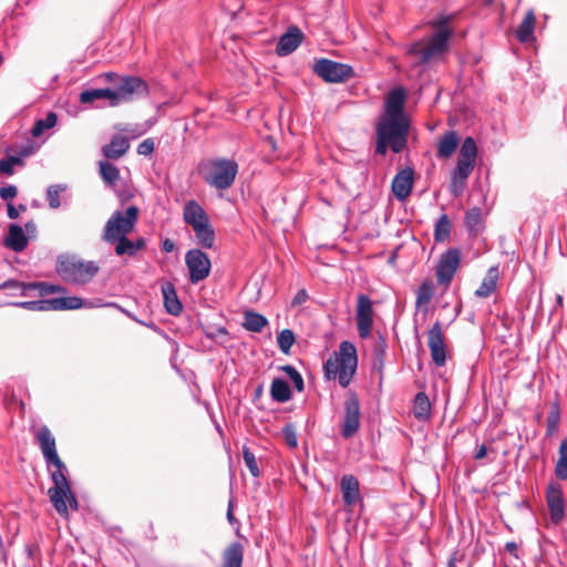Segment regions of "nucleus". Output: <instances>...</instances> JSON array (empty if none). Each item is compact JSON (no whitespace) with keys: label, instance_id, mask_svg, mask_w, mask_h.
I'll use <instances>...</instances> for the list:
<instances>
[{"label":"nucleus","instance_id":"c9c22d12","mask_svg":"<svg viewBox=\"0 0 567 567\" xmlns=\"http://www.w3.org/2000/svg\"><path fill=\"white\" fill-rule=\"evenodd\" d=\"M99 171L101 178L109 186H114L116 182L120 179L118 168L109 162H100Z\"/></svg>","mask_w":567,"mask_h":567},{"label":"nucleus","instance_id":"7c9ffc66","mask_svg":"<svg viewBox=\"0 0 567 567\" xmlns=\"http://www.w3.org/2000/svg\"><path fill=\"white\" fill-rule=\"evenodd\" d=\"M267 324L268 320L265 316L252 310H247L244 312L243 327L247 331L260 332Z\"/></svg>","mask_w":567,"mask_h":567},{"label":"nucleus","instance_id":"bf43d9fd","mask_svg":"<svg viewBox=\"0 0 567 567\" xmlns=\"http://www.w3.org/2000/svg\"><path fill=\"white\" fill-rule=\"evenodd\" d=\"M14 306L21 307L27 310L37 311L38 310V300L37 301H22L17 302Z\"/></svg>","mask_w":567,"mask_h":567},{"label":"nucleus","instance_id":"f3484780","mask_svg":"<svg viewBox=\"0 0 567 567\" xmlns=\"http://www.w3.org/2000/svg\"><path fill=\"white\" fill-rule=\"evenodd\" d=\"M414 172L406 167L401 169L392 179L391 189L398 200H404L412 190Z\"/></svg>","mask_w":567,"mask_h":567},{"label":"nucleus","instance_id":"393cba45","mask_svg":"<svg viewBox=\"0 0 567 567\" xmlns=\"http://www.w3.org/2000/svg\"><path fill=\"white\" fill-rule=\"evenodd\" d=\"M114 243H116L114 251L117 256L127 255L133 257L146 246L144 238H137L133 241L127 238V235L116 238Z\"/></svg>","mask_w":567,"mask_h":567},{"label":"nucleus","instance_id":"39448f33","mask_svg":"<svg viewBox=\"0 0 567 567\" xmlns=\"http://www.w3.org/2000/svg\"><path fill=\"white\" fill-rule=\"evenodd\" d=\"M55 270L66 282L86 285L99 274L100 265L94 260L65 254L58 257Z\"/></svg>","mask_w":567,"mask_h":567},{"label":"nucleus","instance_id":"2eb2a0df","mask_svg":"<svg viewBox=\"0 0 567 567\" xmlns=\"http://www.w3.org/2000/svg\"><path fill=\"white\" fill-rule=\"evenodd\" d=\"M355 319L359 336L363 339L368 338L373 324V306L367 295L361 293L358 296Z\"/></svg>","mask_w":567,"mask_h":567},{"label":"nucleus","instance_id":"e2e57ef3","mask_svg":"<svg viewBox=\"0 0 567 567\" xmlns=\"http://www.w3.org/2000/svg\"><path fill=\"white\" fill-rule=\"evenodd\" d=\"M227 519L228 522L234 525L235 523H237V519L234 515V505H233V501H229L228 503V508H227Z\"/></svg>","mask_w":567,"mask_h":567},{"label":"nucleus","instance_id":"69168bd1","mask_svg":"<svg viewBox=\"0 0 567 567\" xmlns=\"http://www.w3.org/2000/svg\"><path fill=\"white\" fill-rule=\"evenodd\" d=\"M486 454H487V449H486V446L484 444H482L477 449V451H476V453L474 455V458L475 460H482V458H484L486 456Z\"/></svg>","mask_w":567,"mask_h":567},{"label":"nucleus","instance_id":"a19ab883","mask_svg":"<svg viewBox=\"0 0 567 567\" xmlns=\"http://www.w3.org/2000/svg\"><path fill=\"white\" fill-rule=\"evenodd\" d=\"M28 287H31V290H38L41 297L51 295V293H62L65 292V288L59 285H50L45 282H29Z\"/></svg>","mask_w":567,"mask_h":567},{"label":"nucleus","instance_id":"e433bc0d","mask_svg":"<svg viewBox=\"0 0 567 567\" xmlns=\"http://www.w3.org/2000/svg\"><path fill=\"white\" fill-rule=\"evenodd\" d=\"M555 474L559 480H567V437L560 443Z\"/></svg>","mask_w":567,"mask_h":567},{"label":"nucleus","instance_id":"bb28decb","mask_svg":"<svg viewBox=\"0 0 567 567\" xmlns=\"http://www.w3.org/2000/svg\"><path fill=\"white\" fill-rule=\"evenodd\" d=\"M535 23L536 17L534 11H527L516 30V38L519 42L527 43L534 40Z\"/></svg>","mask_w":567,"mask_h":567},{"label":"nucleus","instance_id":"37998d69","mask_svg":"<svg viewBox=\"0 0 567 567\" xmlns=\"http://www.w3.org/2000/svg\"><path fill=\"white\" fill-rule=\"evenodd\" d=\"M65 185L54 184L50 185L47 189V199L49 206L56 209L61 206L60 194L65 190Z\"/></svg>","mask_w":567,"mask_h":567},{"label":"nucleus","instance_id":"ea45409f","mask_svg":"<svg viewBox=\"0 0 567 567\" xmlns=\"http://www.w3.org/2000/svg\"><path fill=\"white\" fill-rule=\"evenodd\" d=\"M560 420V410L558 403H554L550 412L547 415L546 420V434L551 436L558 430V424Z\"/></svg>","mask_w":567,"mask_h":567},{"label":"nucleus","instance_id":"f704fd0d","mask_svg":"<svg viewBox=\"0 0 567 567\" xmlns=\"http://www.w3.org/2000/svg\"><path fill=\"white\" fill-rule=\"evenodd\" d=\"M452 223L447 215L443 214L434 226V240L445 243L451 236Z\"/></svg>","mask_w":567,"mask_h":567},{"label":"nucleus","instance_id":"8fccbe9b","mask_svg":"<svg viewBox=\"0 0 567 567\" xmlns=\"http://www.w3.org/2000/svg\"><path fill=\"white\" fill-rule=\"evenodd\" d=\"M286 443L291 447L296 449L298 445V435L295 425L287 424L282 429Z\"/></svg>","mask_w":567,"mask_h":567},{"label":"nucleus","instance_id":"423d86ee","mask_svg":"<svg viewBox=\"0 0 567 567\" xmlns=\"http://www.w3.org/2000/svg\"><path fill=\"white\" fill-rule=\"evenodd\" d=\"M198 172L208 185L224 190L233 186L238 164L229 158H210L198 165Z\"/></svg>","mask_w":567,"mask_h":567},{"label":"nucleus","instance_id":"c03bdc74","mask_svg":"<svg viewBox=\"0 0 567 567\" xmlns=\"http://www.w3.org/2000/svg\"><path fill=\"white\" fill-rule=\"evenodd\" d=\"M281 370L290 378L295 389L298 392H302L305 389V383L301 374L296 370L295 367L287 364L281 367Z\"/></svg>","mask_w":567,"mask_h":567},{"label":"nucleus","instance_id":"473e14b6","mask_svg":"<svg viewBox=\"0 0 567 567\" xmlns=\"http://www.w3.org/2000/svg\"><path fill=\"white\" fill-rule=\"evenodd\" d=\"M458 137L455 132H447L439 143L437 155L440 157H450L456 150Z\"/></svg>","mask_w":567,"mask_h":567},{"label":"nucleus","instance_id":"4468645a","mask_svg":"<svg viewBox=\"0 0 567 567\" xmlns=\"http://www.w3.org/2000/svg\"><path fill=\"white\" fill-rule=\"evenodd\" d=\"M360 402L354 392H349L344 401V415L341 425V435L344 439L352 437L360 429Z\"/></svg>","mask_w":567,"mask_h":567},{"label":"nucleus","instance_id":"09e8293b","mask_svg":"<svg viewBox=\"0 0 567 567\" xmlns=\"http://www.w3.org/2000/svg\"><path fill=\"white\" fill-rule=\"evenodd\" d=\"M415 307L416 317L421 316L422 319H425V281L419 286Z\"/></svg>","mask_w":567,"mask_h":567},{"label":"nucleus","instance_id":"5fc2aeb1","mask_svg":"<svg viewBox=\"0 0 567 567\" xmlns=\"http://www.w3.org/2000/svg\"><path fill=\"white\" fill-rule=\"evenodd\" d=\"M27 206L24 204H20L18 207H14L12 204H8L7 213L10 219H17L19 217L20 212H25Z\"/></svg>","mask_w":567,"mask_h":567},{"label":"nucleus","instance_id":"6e6552de","mask_svg":"<svg viewBox=\"0 0 567 567\" xmlns=\"http://www.w3.org/2000/svg\"><path fill=\"white\" fill-rule=\"evenodd\" d=\"M140 209L136 206H130L125 212L116 210L106 221L103 239L106 243H114L116 238L130 234L138 219Z\"/></svg>","mask_w":567,"mask_h":567},{"label":"nucleus","instance_id":"0eeeda50","mask_svg":"<svg viewBox=\"0 0 567 567\" xmlns=\"http://www.w3.org/2000/svg\"><path fill=\"white\" fill-rule=\"evenodd\" d=\"M477 156V146L472 137H466L461 146L457 163L452 172L450 182V192L454 196H460L465 187L470 175L475 167Z\"/></svg>","mask_w":567,"mask_h":567},{"label":"nucleus","instance_id":"f03ea898","mask_svg":"<svg viewBox=\"0 0 567 567\" xmlns=\"http://www.w3.org/2000/svg\"><path fill=\"white\" fill-rule=\"evenodd\" d=\"M34 437L47 463L54 466L51 473L53 486L48 491L50 502L54 509L65 517L69 508L79 509V503L66 478V466L58 454L55 437L47 425L41 426Z\"/></svg>","mask_w":567,"mask_h":567},{"label":"nucleus","instance_id":"c756f323","mask_svg":"<svg viewBox=\"0 0 567 567\" xmlns=\"http://www.w3.org/2000/svg\"><path fill=\"white\" fill-rule=\"evenodd\" d=\"M100 99H107L110 105L113 106L115 97L112 87L85 90L80 93L79 97L82 104H89Z\"/></svg>","mask_w":567,"mask_h":567},{"label":"nucleus","instance_id":"a878e982","mask_svg":"<svg viewBox=\"0 0 567 567\" xmlns=\"http://www.w3.org/2000/svg\"><path fill=\"white\" fill-rule=\"evenodd\" d=\"M162 292L166 311L173 316H178L183 310V306L177 297L175 287L171 282H166L162 286Z\"/></svg>","mask_w":567,"mask_h":567},{"label":"nucleus","instance_id":"774afa93","mask_svg":"<svg viewBox=\"0 0 567 567\" xmlns=\"http://www.w3.org/2000/svg\"><path fill=\"white\" fill-rule=\"evenodd\" d=\"M505 549L507 551H509L511 554H513L516 558L518 557L517 553H516L517 551V544L516 543H514V542L506 543L505 544Z\"/></svg>","mask_w":567,"mask_h":567},{"label":"nucleus","instance_id":"052dcab7","mask_svg":"<svg viewBox=\"0 0 567 567\" xmlns=\"http://www.w3.org/2000/svg\"><path fill=\"white\" fill-rule=\"evenodd\" d=\"M33 152H34L33 145L29 144L19 151V155L17 157H21V159L23 161L24 157L30 156Z\"/></svg>","mask_w":567,"mask_h":567},{"label":"nucleus","instance_id":"58836bf2","mask_svg":"<svg viewBox=\"0 0 567 567\" xmlns=\"http://www.w3.org/2000/svg\"><path fill=\"white\" fill-rule=\"evenodd\" d=\"M55 310H76L83 306L80 297H59L53 298Z\"/></svg>","mask_w":567,"mask_h":567},{"label":"nucleus","instance_id":"a211bd4d","mask_svg":"<svg viewBox=\"0 0 567 567\" xmlns=\"http://www.w3.org/2000/svg\"><path fill=\"white\" fill-rule=\"evenodd\" d=\"M302 39L303 33L298 27L292 25L288 28L287 32L279 38L276 53L280 56L292 53L301 44Z\"/></svg>","mask_w":567,"mask_h":567},{"label":"nucleus","instance_id":"aec40b11","mask_svg":"<svg viewBox=\"0 0 567 567\" xmlns=\"http://www.w3.org/2000/svg\"><path fill=\"white\" fill-rule=\"evenodd\" d=\"M406 63L416 75H422L425 70V42L420 40L413 43L405 54Z\"/></svg>","mask_w":567,"mask_h":567},{"label":"nucleus","instance_id":"338daca9","mask_svg":"<svg viewBox=\"0 0 567 567\" xmlns=\"http://www.w3.org/2000/svg\"><path fill=\"white\" fill-rule=\"evenodd\" d=\"M24 227H25V231H27V234H28V235H30V236L34 235V234H35V231H37V225H35V223H34L33 220L28 221V223L24 225Z\"/></svg>","mask_w":567,"mask_h":567},{"label":"nucleus","instance_id":"6e6d98bb","mask_svg":"<svg viewBox=\"0 0 567 567\" xmlns=\"http://www.w3.org/2000/svg\"><path fill=\"white\" fill-rule=\"evenodd\" d=\"M309 298L308 292L305 289H300L291 300L292 307H298L307 301Z\"/></svg>","mask_w":567,"mask_h":567},{"label":"nucleus","instance_id":"3c124183","mask_svg":"<svg viewBox=\"0 0 567 567\" xmlns=\"http://www.w3.org/2000/svg\"><path fill=\"white\" fill-rule=\"evenodd\" d=\"M29 282H20L18 280L9 279L0 285V289H18L22 296H25L31 287H28Z\"/></svg>","mask_w":567,"mask_h":567},{"label":"nucleus","instance_id":"79ce46f5","mask_svg":"<svg viewBox=\"0 0 567 567\" xmlns=\"http://www.w3.org/2000/svg\"><path fill=\"white\" fill-rule=\"evenodd\" d=\"M278 347L285 354L290 353V349L295 343V333L290 329H284L277 337Z\"/></svg>","mask_w":567,"mask_h":567},{"label":"nucleus","instance_id":"0e129e2a","mask_svg":"<svg viewBox=\"0 0 567 567\" xmlns=\"http://www.w3.org/2000/svg\"><path fill=\"white\" fill-rule=\"evenodd\" d=\"M384 352H385V341H384V339L381 338L375 347V354H377V357H379L381 359L383 357Z\"/></svg>","mask_w":567,"mask_h":567},{"label":"nucleus","instance_id":"5701e85b","mask_svg":"<svg viewBox=\"0 0 567 567\" xmlns=\"http://www.w3.org/2000/svg\"><path fill=\"white\" fill-rule=\"evenodd\" d=\"M4 245L17 252L24 250L28 246V237L23 228L17 224H10Z\"/></svg>","mask_w":567,"mask_h":567},{"label":"nucleus","instance_id":"ddd939ff","mask_svg":"<svg viewBox=\"0 0 567 567\" xmlns=\"http://www.w3.org/2000/svg\"><path fill=\"white\" fill-rule=\"evenodd\" d=\"M461 262V251L457 248H450L441 255L435 267L436 281L441 286L447 287Z\"/></svg>","mask_w":567,"mask_h":567},{"label":"nucleus","instance_id":"864d4df0","mask_svg":"<svg viewBox=\"0 0 567 567\" xmlns=\"http://www.w3.org/2000/svg\"><path fill=\"white\" fill-rule=\"evenodd\" d=\"M154 151V142L151 138L144 140L137 146V153L140 155H150Z\"/></svg>","mask_w":567,"mask_h":567},{"label":"nucleus","instance_id":"4c0bfd02","mask_svg":"<svg viewBox=\"0 0 567 567\" xmlns=\"http://www.w3.org/2000/svg\"><path fill=\"white\" fill-rule=\"evenodd\" d=\"M58 123V115L54 112H49L45 118L38 120L32 130L31 134L33 137H40L45 130L52 128Z\"/></svg>","mask_w":567,"mask_h":567},{"label":"nucleus","instance_id":"680f3d73","mask_svg":"<svg viewBox=\"0 0 567 567\" xmlns=\"http://www.w3.org/2000/svg\"><path fill=\"white\" fill-rule=\"evenodd\" d=\"M175 249V244L172 239L166 238L162 243V250L164 252H172Z\"/></svg>","mask_w":567,"mask_h":567},{"label":"nucleus","instance_id":"4be33fe9","mask_svg":"<svg viewBox=\"0 0 567 567\" xmlns=\"http://www.w3.org/2000/svg\"><path fill=\"white\" fill-rule=\"evenodd\" d=\"M183 218L186 224L192 226V228L209 220L206 212L196 200H189L185 204Z\"/></svg>","mask_w":567,"mask_h":567},{"label":"nucleus","instance_id":"7ed1b4c3","mask_svg":"<svg viewBox=\"0 0 567 567\" xmlns=\"http://www.w3.org/2000/svg\"><path fill=\"white\" fill-rule=\"evenodd\" d=\"M357 349L350 341H342L339 351L334 352L324 363V374L329 380L338 379L342 388H347L357 370Z\"/></svg>","mask_w":567,"mask_h":567},{"label":"nucleus","instance_id":"f8f14e48","mask_svg":"<svg viewBox=\"0 0 567 567\" xmlns=\"http://www.w3.org/2000/svg\"><path fill=\"white\" fill-rule=\"evenodd\" d=\"M185 264L189 272V281L194 285L205 280L210 274V259L200 249L188 250L185 255Z\"/></svg>","mask_w":567,"mask_h":567},{"label":"nucleus","instance_id":"cd10ccee","mask_svg":"<svg viewBox=\"0 0 567 567\" xmlns=\"http://www.w3.org/2000/svg\"><path fill=\"white\" fill-rule=\"evenodd\" d=\"M498 270L495 267L488 269L486 276L476 289L475 295L480 298L489 297L497 288Z\"/></svg>","mask_w":567,"mask_h":567},{"label":"nucleus","instance_id":"2f4dec72","mask_svg":"<svg viewBox=\"0 0 567 567\" xmlns=\"http://www.w3.org/2000/svg\"><path fill=\"white\" fill-rule=\"evenodd\" d=\"M270 394L275 401L280 403L287 402L291 399V391L288 382L279 378L272 381Z\"/></svg>","mask_w":567,"mask_h":567},{"label":"nucleus","instance_id":"c85d7f7f","mask_svg":"<svg viewBox=\"0 0 567 567\" xmlns=\"http://www.w3.org/2000/svg\"><path fill=\"white\" fill-rule=\"evenodd\" d=\"M195 236L198 240V245L203 248L210 249L215 244V231L210 225V221L197 225L193 228Z\"/></svg>","mask_w":567,"mask_h":567},{"label":"nucleus","instance_id":"a18cd8bd","mask_svg":"<svg viewBox=\"0 0 567 567\" xmlns=\"http://www.w3.org/2000/svg\"><path fill=\"white\" fill-rule=\"evenodd\" d=\"M243 457L246 466L248 467L250 474L254 477H258L260 475L259 467L257 465V460L255 454L246 446L243 449Z\"/></svg>","mask_w":567,"mask_h":567},{"label":"nucleus","instance_id":"9d476101","mask_svg":"<svg viewBox=\"0 0 567 567\" xmlns=\"http://www.w3.org/2000/svg\"><path fill=\"white\" fill-rule=\"evenodd\" d=\"M427 347L432 362L436 367H444L447 358L451 357V350L443 324L439 320L427 330Z\"/></svg>","mask_w":567,"mask_h":567},{"label":"nucleus","instance_id":"412c9836","mask_svg":"<svg viewBox=\"0 0 567 567\" xmlns=\"http://www.w3.org/2000/svg\"><path fill=\"white\" fill-rule=\"evenodd\" d=\"M130 148V141L126 136L116 134L112 137L111 142L109 144H105L102 147V154L107 159H118Z\"/></svg>","mask_w":567,"mask_h":567},{"label":"nucleus","instance_id":"603ef678","mask_svg":"<svg viewBox=\"0 0 567 567\" xmlns=\"http://www.w3.org/2000/svg\"><path fill=\"white\" fill-rule=\"evenodd\" d=\"M18 194V188L14 185L0 187V198L3 200L13 199Z\"/></svg>","mask_w":567,"mask_h":567},{"label":"nucleus","instance_id":"dca6fc26","mask_svg":"<svg viewBox=\"0 0 567 567\" xmlns=\"http://www.w3.org/2000/svg\"><path fill=\"white\" fill-rule=\"evenodd\" d=\"M546 501L551 522L555 524L560 523L565 516V502L563 489L559 484L554 483L548 485L546 491Z\"/></svg>","mask_w":567,"mask_h":567},{"label":"nucleus","instance_id":"b1692460","mask_svg":"<svg viewBox=\"0 0 567 567\" xmlns=\"http://www.w3.org/2000/svg\"><path fill=\"white\" fill-rule=\"evenodd\" d=\"M244 561V546L234 542L230 543L221 553L220 567H241Z\"/></svg>","mask_w":567,"mask_h":567},{"label":"nucleus","instance_id":"6ab92c4d","mask_svg":"<svg viewBox=\"0 0 567 567\" xmlns=\"http://www.w3.org/2000/svg\"><path fill=\"white\" fill-rule=\"evenodd\" d=\"M342 499L347 507H352L360 501V484L354 475H343L340 481Z\"/></svg>","mask_w":567,"mask_h":567},{"label":"nucleus","instance_id":"9b49d317","mask_svg":"<svg viewBox=\"0 0 567 567\" xmlns=\"http://www.w3.org/2000/svg\"><path fill=\"white\" fill-rule=\"evenodd\" d=\"M312 70L328 83L346 82L354 75L352 66L324 58L317 60Z\"/></svg>","mask_w":567,"mask_h":567},{"label":"nucleus","instance_id":"72a5a7b5","mask_svg":"<svg viewBox=\"0 0 567 567\" xmlns=\"http://www.w3.org/2000/svg\"><path fill=\"white\" fill-rule=\"evenodd\" d=\"M465 225L474 235L483 229L482 209L480 207H473L466 212Z\"/></svg>","mask_w":567,"mask_h":567},{"label":"nucleus","instance_id":"49530a36","mask_svg":"<svg viewBox=\"0 0 567 567\" xmlns=\"http://www.w3.org/2000/svg\"><path fill=\"white\" fill-rule=\"evenodd\" d=\"M14 165H23V161L21 157L9 156L7 159L0 161V173L7 176H11L14 174L13 166Z\"/></svg>","mask_w":567,"mask_h":567},{"label":"nucleus","instance_id":"13d9d810","mask_svg":"<svg viewBox=\"0 0 567 567\" xmlns=\"http://www.w3.org/2000/svg\"><path fill=\"white\" fill-rule=\"evenodd\" d=\"M122 75L114 73V72H106L100 75V79H103L104 81L111 83L113 86L117 84Z\"/></svg>","mask_w":567,"mask_h":567},{"label":"nucleus","instance_id":"1a4fd4ad","mask_svg":"<svg viewBox=\"0 0 567 567\" xmlns=\"http://www.w3.org/2000/svg\"><path fill=\"white\" fill-rule=\"evenodd\" d=\"M112 90L115 97L113 106L148 94L147 83L143 79L132 75H122L117 84L112 86Z\"/></svg>","mask_w":567,"mask_h":567},{"label":"nucleus","instance_id":"de8ad7c7","mask_svg":"<svg viewBox=\"0 0 567 567\" xmlns=\"http://www.w3.org/2000/svg\"><path fill=\"white\" fill-rule=\"evenodd\" d=\"M413 414L417 420H425V392L423 391L415 395Z\"/></svg>","mask_w":567,"mask_h":567},{"label":"nucleus","instance_id":"f257e3e1","mask_svg":"<svg viewBox=\"0 0 567 567\" xmlns=\"http://www.w3.org/2000/svg\"><path fill=\"white\" fill-rule=\"evenodd\" d=\"M406 92L403 87L390 91L384 100V110L377 125L375 153L385 155L390 148L400 153L406 145L409 120L404 112Z\"/></svg>","mask_w":567,"mask_h":567},{"label":"nucleus","instance_id":"20e7f679","mask_svg":"<svg viewBox=\"0 0 567 567\" xmlns=\"http://www.w3.org/2000/svg\"><path fill=\"white\" fill-rule=\"evenodd\" d=\"M453 19V14H439L427 22V64L432 61H442L450 52V41L454 34V28L451 25Z\"/></svg>","mask_w":567,"mask_h":567},{"label":"nucleus","instance_id":"4d7b16f0","mask_svg":"<svg viewBox=\"0 0 567 567\" xmlns=\"http://www.w3.org/2000/svg\"><path fill=\"white\" fill-rule=\"evenodd\" d=\"M49 310H55L53 299L38 300V310L37 311H49Z\"/></svg>","mask_w":567,"mask_h":567}]
</instances>
